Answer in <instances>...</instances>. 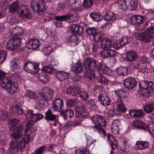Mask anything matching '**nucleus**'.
I'll list each match as a JSON object with an SVG mask.
<instances>
[{"mask_svg":"<svg viewBox=\"0 0 154 154\" xmlns=\"http://www.w3.org/2000/svg\"><path fill=\"white\" fill-rule=\"evenodd\" d=\"M80 89L79 87L76 85L72 87H69L67 89V92L69 94L73 96H76L79 93Z\"/></svg>","mask_w":154,"mask_h":154,"instance_id":"obj_32","label":"nucleus"},{"mask_svg":"<svg viewBox=\"0 0 154 154\" xmlns=\"http://www.w3.org/2000/svg\"><path fill=\"white\" fill-rule=\"evenodd\" d=\"M100 46L103 49H109L112 46V41L109 38H103L101 39Z\"/></svg>","mask_w":154,"mask_h":154,"instance_id":"obj_16","label":"nucleus"},{"mask_svg":"<svg viewBox=\"0 0 154 154\" xmlns=\"http://www.w3.org/2000/svg\"><path fill=\"white\" fill-rule=\"evenodd\" d=\"M104 19L106 21L113 22L117 19V17L113 12L110 11H107L105 13Z\"/></svg>","mask_w":154,"mask_h":154,"instance_id":"obj_30","label":"nucleus"},{"mask_svg":"<svg viewBox=\"0 0 154 154\" xmlns=\"http://www.w3.org/2000/svg\"><path fill=\"white\" fill-rule=\"evenodd\" d=\"M8 124L11 126L9 130L15 132L11 134L12 137L15 139L10 144L9 151L7 154H17L19 150V120L13 119L10 120Z\"/></svg>","mask_w":154,"mask_h":154,"instance_id":"obj_1","label":"nucleus"},{"mask_svg":"<svg viewBox=\"0 0 154 154\" xmlns=\"http://www.w3.org/2000/svg\"><path fill=\"white\" fill-rule=\"evenodd\" d=\"M101 55L103 57L105 58L113 57L116 55V52L114 50L107 49L106 50L103 51Z\"/></svg>","mask_w":154,"mask_h":154,"instance_id":"obj_33","label":"nucleus"},{"mask_svg":"<svg viewBox=\"0 0 154 154\" xmlns=\"http://www.w3.org/2000/svg\"><path fill=\"white\" fill-rule=\"evenodd\" d=\"M19 6V4L17 1H15L12 4L9 8V12L10 14H14L17 13L19 16V13L18 12V7Z\"/></svg>","mask_w":154,"mask_h":154,"instance_id":"obj_27","label":"nucleus"},{"mask_svg":"<svg viewBox=\"0 0 154 154\" xmlns=\"http://www.w3.org/2000/svg\"><path fill=\"white\" fill-rule=\"evenodd\" d=\"M75 116L77 118H81L85 119L87 118L88 113L86 110L85 106L83 105H77L75 107Z\"/></svg>","mask_w":154,"mask_h":154,"instance_id":"obj_10","label":"nucleus"},{"mask_svg":"<svg viewBox=\"0 0 154 154\" xmlns=\"http://www.w3.org/2000/svg\"><path fill=\"white\" fill-rule=\"evenodd\" d=\"M66 40L68 43H73V45H76L79 44V41L78 40L77 36L75 35H72L69 36L68 37Z\"/></svg>","mask_w":154,"mask_h":154,"instance_id":"obj_39","label":"nucleus"},{"mask_svg":"<svg viewBox=\"0 0 154 154\" xmlns=\"http://www.w3.org/2000/svg\"><path fill=\"white\" fill-rule=\"evenodd\" d=\"M63 106V102L62 99L60 98L56 99L52 105V108L55 111H59L62 110Z\"/></svg>","mask_w":154,"mask_h":154,"instance_id":"obj_19","label":"nucleus"},{"mask_svg":"<svg viewBox=\"0 0 154 154\" xmlns=\"http://www.w3.org/2000/svg\"><path fill=\"white\" fill-rule=\"evenodd\" d=\"M126 60L128 61L132 62L136 60L138 56L137 53L134 51H129L126 53Z\"/></svg>","mask_w":154,"mask_h":154,"instance_id":"obj_26","label":"nucleus"},{"mask_svg":"<svg viewBox=\"0 0 154 154\" xmlns=\"http://www.w3.org/2000/svg\"><path fill=\"white\" fill-rule=\"evenodd\" d=\"M45 120L47 121H54L56 122L57 121V115H54L50 109H49L45 112Z\"/></svg>","mask_w":154,"mask_h":154,"instance_id":"obj_25","label":"nucleus"},{"mask_svg":"<svg viewBox=\"0 0 154 154\" xmlns=\"http://www.w3.org/2000/svg\"><path fill=\"white\" fill-rule=\"evenodd\" d=\"M97 62V60L93 58H87L83 62V66L86 69L94 71L96 69Z\"/></svg>","mask_w":154,"mask_h":154,"instance_id":"obj_11","label":"nucleus"},{"mask_svg":"<svg viewBox=\"0 0 154 154\" xmlns=\"http://www.w3.org/2000/svg\"><path fill=\"white\" fill-rule=\"evenodd\" d=\"M94 2V0H84L83 5L87 8H91Z\"/></svg>","mask_w":154,"mask_h":154,"instance_id":"obj_49","label":"nucleus"},{"mask_svg":"<svg viewBox=\"0 0 154 154\" xmlns=\"http://www.w3.org/2000/svg\"><path fill=\"white\" fill-rule=\"evenodd\" d=\"M10 33L11 35L13 37L17 36L19 37V26H16L12 29L10 30Z\"/></svg>","mask_w":154,"mask_h":154,"instance_id":"obj_44","label":"nucleus"},{"mask_svg":"<svg viewBox=\"0 0 154 154\" xmlns=\"http://www.w3.org/2000/svg\"><path fill=\"white\" fill-rule=\"evenodd\" d=\"M11 109L14 113L19 114V106L18 105L15 104L11 108Z\"/></svg>","mask_w":154,"mask_h":154,"instance_id":"obj_63","label":"nucleus"},{"mask_svg":"<svg viewBox=\"0 0 154 154\" xmlns=\"http://www.w3.org/2000/svg\"><path fill=\"white\" fill-rule=\"evenodd\" d=\"M129 115L135 118H143L145 115L144 112L140 109H133L130 111Z\"/></svg>","mask_w":154,"mask_h":154,"instance_id":"obj_22","label":"nucleus"},{"mask_svg":"<svg viewBox=\"0 0 154 154\" xmlns=\"http://www.w3.org/2000/svg\"><path fill=\"white\" fill-rule=\"evenodd\" d=\"M137 84L136 79L132 77H128L123 81L125 87L128 89H131L134 88Z\"/></svg>","mask_w":154,"mask_h":154,"instance_id":"obj_17","label":"nucleus"},{"mask_svg":"<svg viewBox=\"0 0 154 154\" xmlns=\"http://www.w3.org/2000/svg\"><path fill=\"white\" fill-rule=\"evenodd\" d=\"M97 80L98 82L102 84H106L108 82V80L104 76L100 75L97 77Z\"/></svg>","mask_w":154,"mask_h":154,"instance_id":"obj_50","label":"nucleus"},{"mask_svg":"<svg viewBox=\"0 0 154 154\" xmlns=\"http://www.w3.org/2000/svg\"><path fill=\"white\" fill-rule=\"evenodd\" d=\"M144 110L147 113L152 112L154 110V103H151L146 104L143 106Z\"/></svg>","mask_w":154,"mask_h":154,"instance_id":"obj_41","label":"nucleus"},{"mask_svg":"<svg viewBox=\"0 0 154 154\" xmlns=\"http://www.w3.org/2000/svg\"><path fill=\"white\" fill-rule=\"evenodd\" d=\"M47 6L44 3H42L34 12L37 13L38 15H42L46 11Z\"/></svg>","mask_w":154,"mask_h":154,"instance_id":"obj_37","label":"nucleus"},{"mask_svg":"<svg viewBox=\"0 0 154 154\" xmlns=\"http://www.w3.org/2000/svg\"><path fill=\"white\" fill-rule=\"evenodd\" d=\"M133 125L136 128L140 129H143L146 131L148 125H146L142 121L137 120L133 122Z\"/></svg>","mask_w":154,"mask_h":154,"instance_id":"obj_28","label":"nucleus"},{"mask_svg":"<svg viewBox=\"0 0 154 154\" xmlns=\"http://www.w3.org/2000/svg\"><path fill=\"white\" fill-rule=\"evenodd\" d=\"M40 0H32L31 3V8L32 9L35 11L38 7L41 5L40 4Z\"/></svg>","mask_w":154,"mask_h":154,"instance_id":"obj_47","label":"nucleus"},{"mask_svg":"<svg viewBox=\"0 0 154 154\" xmlns=\"http://www.w3.org/2000/svg\"><path fill=\"white\" fill-rule=\"evenodd\" d=\"M80 97L83 100H85L88 97V95L87 93L84 91H81L79 94Z\"/></svg>","mask_w":154,"mask_h":154,"instance_id":"obj_64","label":"nucleus"},{"mask_svg":"<svg viewBox=\"0 0 154 154\" xmlns=\"http://www.w3.org/2000/svg\"><path fill=\"white\" fill-rule=\"evenodd\" d=\"M123 46V45L121 39L115 42L113 45L114 48L116 49L121 48Z\"/></svg>","mask_w":154,"mask_h":154,"instance_id":"obj_59","label":"nucleus"},{"mask_svg":"<svg viewBox=\"0 0 154 154\" xmlns=\"http://www.w3.org/2000/svg\"><path fill=\"white\" fill-rule=\"evenodd\" d=\"M90 17L94 20L96 21H100L101 19V15L98 13L93 12L90 14Z\"/></svg>","mask_w":154,"mask_h":154,"instance_id":"obj_45","label":"nucleus"},{"mask_svg":"<svg viewBox=\"0 0 154 154\" xmlns=\"http://www.w3.org/2000/svg\"><path fill=\"white\" fill-rule=\"evenodd\" d=\"M43 116L40 113H37L36 115L34 116V119L29 121L27 124L26 125V128L24 131L25 134H27L29 131L31 127L34 125V122H36L39 120L43 118Z\"/></svg>","mask_w":154,"mask_h":154,"instance_id":"obj_15","label":"nucleus"},{"mask_svg":"<svg viewBox=\"0 0 154 154\" xmlns=\"http://www.w3.org/2000/svg\"><path fill=\"white\" fill-rule=\"evenodd\" d=\"M115 93L119 97L118 99H125L126 97V94L124 90L119 89L115 91Z\"/></svg>","mask_w":154,"mask_h":154,"instance_id":"obj_38","label":"nucleus"},{"mask_svg":"<svg viewBox=\"0 0 154 154\" xmlns=\"http://www.w3.org/2000/svg\"><path fill=\"white\" fill-rule=\"evenodd\" d=\"M85 31L88 35L93 36L94 40L100 41L102 36L101 32L96 27H89L86 29Z\"/></svg>","mask_w":154,"mask_h":154,"instance_id":"obj_9","label":"nucleus"},{"mask_svg":"<svg viewBox=\"0 0 154 154\" xmlns=\"http://www.w3.org/2000/svg\"><path fill=\"white\" fill-rule=\"evenodd\" d=\"M52 50V48L50 46H45L44 47L43 52L44 54L47 55L49 54L51 52Z\"/></svg>","mask_w":154,"mask_h":154,"instance_id":"obj_57","label":"nucleus"},{"mask_svg":"<svg viewBox=\"0 0 154 154\" xmlns=\"http://www.w3.org/2000/svg\"><path fill=\"white\" fill-rule=\"evenodd\" d=\"M117 74L119 75H126L128 72V68L125 67L120 66L116 69Z\"/></svg>","mask_w":154,"mask_h":154,"instance_id":"obj_34","label":"nucleus"},{"mask_svg":"<svg viewBox=\"0 0 154 154\" xmlns=\"http://www.w3.org/2000/svg\"><path fill=\"white\" fill-rule=\"evenodd\" d=\"M41 45L38 40L34 39L30 40L26 44V46L29 49L36 50Z\"/></svg>","mask_w":154,"mask_h":154,"instance_id":"obj_18","label":"nucleus"},{"mask_svg":"<svg viewBox=\"0 0 154 154\" xmlns=\"http://www.w3.org/2000/svg\"><path fill=\"white\" fill-rule=\"evenodd\" d=\"M56 77L60 81H63L68 79L70 75L69 73L63 71H58L55 73Z\"/></svg>","mask_w":154,"mask_h":154,"instance_id":"obj_23","label":"nucleus"},{"mask_svg":"<svg viewBox=\"0 0 154 154\" xmlns=\"http://www.w3.org/2000/svg\"><path fill=\"white\" fill-rule=\"evenodd\" d=\"M146 131L154 137V123H152L148 125Z\"/></svg>","mask_w":154,"mask_h":154,"instance_id":"obj_54","label":"nucleus"},{"mask_svg":"<svg viewBox=\"0 0 154 154\" xmlns=\"http://www.w3.org/2000/svg\"><path fill=\"white\" fill-rule=\"evenodd\" d=\"M30 141V136L29 134L24 136L23 139L20 140V149L22 150L25 147L26 144L28 143Z\"/></svg>","mask_w":154,"mask_h":154,"instance_id":"obj_36","label":"nucleus"},{"mask_svg":"<svg viewBox=\"0 0 154 154\" xmlns=\"http://www.w3.org/2000/svg\"><path fill=\"white\" fill-rule=\"evenodd\" d=\"M140 71L143 73L148 72L149 69L147 67V64L144 63H141L138 65Z\"/></svg>","mask_w":154,"mask_h":154,"instance_id":"obj_48","label":"nucleus"},{"mask_svg":"<svg viewBox=\"0 0 154 154\" xmlns=\"http://www.w3.org/2000/svg\"><path fill=\"white\" fill-rule=\"evenodd\" d=\"M107 138L109 143L111 144L112 149L113 150L116 149L117 147L116 138L111 134H108Z\"/></svg>","mask_w":154,"mask_h":154,"instance_id":"obj_31","label":"nucleus"},{"mask_svg":"<svg viewBox=\"0 0 154 154\" xmlns=\"http://www.w3.org/2000/svg\"><path fill=\"white\" fill-rule=\"evenodd\" d=\"M42 92L40 93L43 99L47 101L52 99L54 94V90L48 87H44L43 88Z\"/></svg>","mask_w":154,"mask_h":154,"instance_id":"obj_13","label":"nucleus"},{"mask_svg":"<svg viewBox=\"0 0 154 154\" xmlns=\"http://www.w3.org/2000/svg\"><path fill=\"white\" fill-rule=\"evenodd\" d=\"M7 52L5 51H3L0 52V63L4 62L7 57Z\"/></svg>","mask_w":154,"mask_h":154,"instance_id":"obj_53","label":"nucleus"},{"mask_svg":"<svg viewBox=\"0 0 154 154\" xmlns=\"http://www.w3.org/2000/svg\"><path fill=\"white\" fill-rule=\"evenodd\" d=\"M45 149L44 146H42L35 150L34 154H42Z\"/></svg>","mask_w":154,"mask_h":154,"instance_id":"obj_62","label":"nucleus"},{"mask_svg":"<svg viewBox=\"0 0 154 154\" xmlns=\"http://www.w3.org/2000/svg\"><path fill=\"white\" fill-rule=\"evenodd\" d=\"M25 71L32 74H35L39 70V64L35 62L28 61L24 65Z\"/></svg>","mask_w":154,"mask_h":154,"instance_id":"obj_8","label":"nucleus"},{"mask_svg":"<svg viewBox=\"0 0 154 154\" xmlns=\"http://www.w3.org/2000/svg\"><path fill=\"white\" fill-rule=\"evenodd\" d=\"M7 19L8 21L12 25L17 24L19 23V19L15 17H12L9 16L8 17Z\"/></svg>","mask_w":154,"mask_h":154,"instance_id":"obj_51","label":"nucleus"},{"mask_svg":"<svg viewBox=\"0 0 154 154\" xmlns=\"http://www.w3.org/2000/svg\"><path fill=\"white\" fill-rule=\"evenodd\" d=\"M0 83L2 87L10 94L14 93L18 88L17 85H16L15 82L10 77L4 78Z\"/></svg>","mask_w":154,"mask_h":154,"instance_id":"obj_3","label":"nucleus"},{"mask_svg":"<svg viewBox=\"0 0 154 154\" xmlns=\"http://www.w3.org/2000/svg\"><path fill=\"white\" fill-rule=\"evenodd\" d=\"M126 0H118L117 1L116 6L119 9L125 10L127 8Z\"/></svg>","mask_w":154,"mask_h":154,"instance_id":"obj_40","label":"nucleus"},{"mask_svg":"<svg viewBox=\"0 0 154 154\" xmlns=\"http://www.w3.org/2000/svg\"><path fill=\"white\" fill-rule=\"evenodd\" d=\"M149 145V142L146 141H137L134 147L135 150H143L147 149Z\"/></svg>","mask_w":154,"mask_h":154,"instance_id":"obj_21","label":"nucleus"},{"mask_svg":"<svg viewBox=\"0 0 154 154\" xmlns=\"http://www.w3.org/2000/svg\"><path fill=\"white\" fill-rule=\"evenodd\" d=\"M145 19L146 20L148 21H150L154 20L150 10L147 13L145 17H144V20Z\"/></svg>","mask_w":154,"mask_h":154,"instance_id":"obj_60","label":"nucleus"},{"mask_svg":"<svg viewBox=\"0 0 154 154\" xmlns=\"http://www.w3.org/2000/svg\"><path fill=\"white\" fill-rule=\"evenodd\" d=\"M137 0H130L129 6L131 10H135L137 8Z\"/></svg>","mask_w":154,"mask_h":154,"instance_id":"obj_52","label":"nucleus"},{"mask_svg":"<svg viewBox=\"0 0 154 154\" xmlns=\"http://www.w3.org/2000/svg\"><path fill=\"white\" fill-rule=\"evenodd\" d=\"M42 72L39 73L37 78L42 83L46 84L49 81L50 77L46 72L52 74L55 71L54 69L51 65L46 66L42 69Z\"/></svg>","mask_w":154,"mask_h":154,"instance_id":"obj_5","label":"nucleus"},{"mask_svg":"<svg viewBox=\"0 0 154 154\" xmlns=\"http://www.w3.org/2000/svg\"><path fill=\"white\" fill-rule=\"evenodd\" d=\"M94 71L86 69V71L85 72L84 75L89 80L94 79L95 74Z\"/></svg>","mask_w":154,"mask_h":154,"instance_id":"obj_46","label":"nucleus"},{"mask_svg":"<svg viewBox=\"0 0 154 154\" xmlns=\"http://www.w3.org/2000/svg\"><path fill=\"white\" fill-rule=\"evenodd\" d=\"M138 38L140 40L144 43H148L154 38V26L148 28L145 32L139 33ZM152 45L154 46V39L152 41Z\"/></svg>","mask_w":154,"mask_h":154,"instance_id":"obj_6","label":"nucleus"},{"mask_svg":"<svg viewBox=\"0 0 154 154\" xmlns=\"http://www.w3.org/2000/svg\"><path fill=\"white\" fill-rule=\"evenodd\" d=\"M19 46V38H14L9 39L6 45V48L10 51L16 49Z\"/></svg>","mask_w":154,"mask_h":154,"instance_id":"obj_12","label":"nucleus"},{"mask_svg":"<svg viewBox=\"0 0 154 154\" xmlns=\"http://www.w3.org/2000/svg\"><path fill=\"white\" fill-rule=\"evenodd\" d=\"M139 86L141 91V97H148L154 91V84L151 81H141Z\"/></svg>","mask_w":154,"mask_h":154,"instance_id":"obj_2","label":"nucleus"},{"mask_svg":"<svg viewBox=\"0 0 154 154\" xmlns=\"http://www.w3.org/2000/svg\"><path fill=\"white\" fill-rule=\"evenodd\" d=\"M77 14L75 13H69L65 15L60 16H56L55 17V19L56 20L60 21H66L67 20H73L74 18H76Z\"/></svg>","mask_w":154,"mask_h":154,"instance_id":"obj_14","label":"nucleus"},{"mask_svg":"<svg viewBox=\"0 0 154 154\" xmlns=\"http://www.w3.org/2000/svg\"><path fill=\"white\" fill-rule=\"evenodd\" d=\"M71 29L74 33H77L79 35H82L84 32L83 27L77 24H72Z\"/></svg>","mask_w":154,"mask_h":154,"instance_id":"obj_29","label":"nucleus"},{"mask_svg":"<svg viewBox=\"0 0 154 154\" xmlns=\"http://www.w3.org/2000/svg\"><path fill=\"white\" fill-rule=\"evenodd\" d=\"M20 11H21V14L23 18L31 19L32 15L26 7L23 5H21L20 7Z\"/></svg>","mask_w":154,"mask_h":154,"instance_id":"obj_20","label":"nucleus"},{"mask_svg":"<svg viewBox=\"0 0 154 154\" xmlns=\"http://www.w3.org/2000/svg\"><path fill=\"white\" fill-rule=\"evenodd\" d=\"M27 96L31 99H35L37 98V96L35 93L30 90H27Z\"/></svg>","mask_w":154,"mask_h":154,"instance_id":"obj_56","label":"nucleus"},{"mask_svg":"<svg viewBox=\"0 0 154 154\" xmlns=\"http://www.w3.org/2000/svg\"><path fill=\"white\" fill-rule=\"evenodd\" d=\"M98 101L103 106H107L110 104V101L108 97L102 94L98 96Z\"/></svg>","mask_w":154,"mask_h":154,"instance_id":"obj_24","label":"nucleus"},{"mask_svg":"<svg viewBox=\"0 0 154 154\" xmlns=\"http://www.w3.org/2000/svg\"><path fill=\"white\" fill-rule=\"evenodd\" d=\"M19 60L18 59L15 58L11 62L12 66L11 67V70L15 73L19 72Z\"/></svg>","mask_w":154,"mask_h":154,"instance_id":"obj_35","label":"nucleus"},{"mask_svg":"<svg viewBox=\"0 0 154 154\" xmlns=\"http://www.w3.org/2000/svg\"><path fill=\"white\" fill-rule=\"evenodd\" d=\"M116 103L119 111L123 113L125 112L126 110V109L125 108L124 104H123V100L121 99H118Z\"/></svg>","mask_w":154,"mask_h":154,"instance_id":"obj_43","label":"nucleus"},{"mask_svg":"<svg viewBox=\"0 0 154 154\" xmlns=\"http://www.w3.org/2000/svg\"><path fill=\"white\" fill-rule=\"evenodd\" d=\"M103 68V69L101 74L103 73L108 75H109L110 73V70H109V67L105 64H104Z\"/></svg>","mask_w":154,"mask_h":154,"instance_id":"obj_61","label":"nucleus"},{"mask_svg":"<svg viewBox=\"0 0 154 154\" xmlns=\"http://www.w3.org/2000/svg\"><path fill=\"white\" fill-rule=\"evenodd\" d=\"M77 102V100L75 99H69L66 101V104L67 106L70 107L73 106Z\"/></svg>","mask_w":154,"mask_h":154,"instance_id":"obj_55","label":"nucleus"},{"mask_svg":"<svg viewBox=\"0 0 154 154\" xmlns=\"http://www.w3.org/2000/svg\"><path fill=\"white\" fill-rule=\"evenodd\" d=\"M104 64L102 62H97L96 69L100 74L102 72Z\"/></svg>","mask_w":154,"mask_h":154,"instance_id":"obj_58","label":"nucleus"},{"mask_svg":"<svg viewBox=\"0 0 154 154\" xmlns=\"http://www.w3.org/2000/svg\"><path fill=\"white\" fill-rule=\"evenodd\" d=\"M144 20V16L134 15L130 18L129 21L131 24L136 25L135 28L136 29L140 31L146 27L143 23Z\"/></svg>","mask_w":154,"mask_h":154,"instance_id":"obj_7","label":"nucleus"},{"mask_svg":"<svg viewBox=\"0 0 154 154\" xmlns=\"http://www.w3.org/2000/svg\"><path fill=\"white\" fill-rule=\"evenodd\" d=\"M73 68L75 72L77 73H81L83 71V68L82 63L78 62L74 64Z\"/></svg>","mask_w":154,"mask_h":154,"instance_id":"obj_42","label":"nucleus"},{"mask_svg":"<svg viewBox=\"0 0 154 154\" xmlns=\"http://www.w3.org/2000/svg\"><path fill=\"white\" fill-rule=\"evenodd\" d=\"M91 119L95 125L92 127L99 133L105 134V132L102 128L105 126L106 125V121L103 117L101 115H96L92 117Z\"/></svg>","mask_w":154,"mask_h":154,"instance_id":"obj_4","label":"nucleus"}]
</instances>
